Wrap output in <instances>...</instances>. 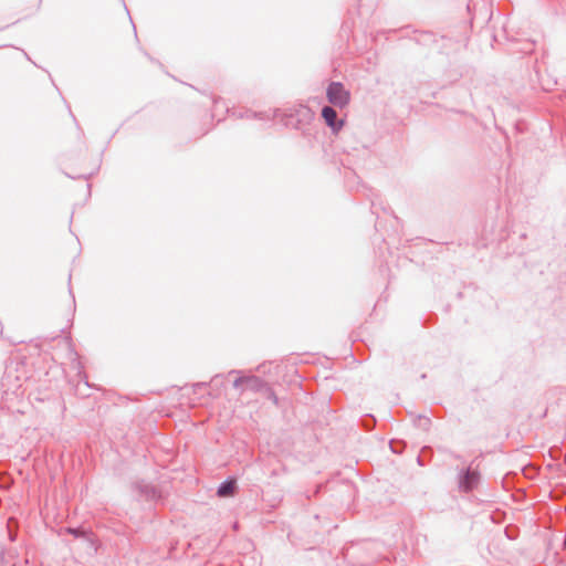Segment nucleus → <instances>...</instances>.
I'll list each match as a JSON object with an SVG mask.
<instances>
[{
  "mask_svg": "<svg viewBox=\"0 0 566 566\" xmlns=\"http://www.w3.org/2000/svg\"><path fill=\"white\" fill-rule=\"evenodd\" d=\"M390 450L396 454H401L406 448V443L402 440H390Z\"/></svg>",
  "mask_w": 566,
  "mask_h": 566,
  "instance_id": "nucleus-12",
  "label": "nucleus"
},
{
  "mask_svg": "<svg viewBox=\"0 0 566 566\" xmlns=\"http://www.w3.org/2000/svg\"><path fill=\"white\" fill-rule=\"evenodd\" d=\"M375 423H376V419H375V417L373 415H366L361 419V426L367 431H370L375 427Z\"/></svg>",
  "mask_w": 566,
  "mask_h": 566,
  "instance_id": "nucleus-13",
  "label": "nucleus"
},
{
  "mask_svg": "<svg viewBox=\"0 0 566 566\" xmlns=\"http://www.w3.org/2000/svg\"><path fill=\"white\" fill-rule=\"evenodd\" d=\"M451 457L455 460L462 461V455L455 452H450Z\"/></svg>",
  "mask_w": 566,
  "mask_h": 566,
  "instance_id": "nucleus-16",
  "label": "nucleus"
},
{
  "mask_svg": "<svg viewBox=\"0 0 566 566\" xmlns=\"http://www.w3.org/2000/svg\"><path fill=\"white\" fill-rule=\"evenodd\" d=\"M413 426L422 429L423 431H428L431 427V419L424 415H417L413 418Z\"/></svg>",
  "mask_w": 566,
  "mask_h": 566,
  "instance_id": "nucleus-8",
  "label": "nucleus"
},
{
  "mask_svg": "<svg viewBox=\"0 0 566 566\" xmlns=\"http://www.w3.org/2000/svg\"><path fill=\"white\" fill-rule=\"evenodd\" d=\"M563 546H564V549L566 551V533H565V538H564Z\"/></svg>",
  "mask_w": 566,
  "mask_h": 566,
  "instance_id": "nucleus-23",
  "label": "nucleus"
},
{
  "mask_svg": "<svg viewBox=\"0 0 566 566\" xmlns=\"http://www.w3.org/2000/svg\"><path fill=\"white\" fill-rule=\"evenodd\" d=\"M423 36H426V38H433V35L431 33H424Z\"/></svg>",
  "mask_w": 566,
  "mask_h": 566,
  "instance_id": "nucleus-21",
  "label": "nucleus"
},
{
  "mask_svg": "<svg viewBox=\"0 0 566 566\" xmlns=\"http://www.w3.org/2000/svg\"><path fill=\"white\" fill-rule=\"evenodd\" d=\"M87 535H88V538L87 537H82L80 539L86 545V549L91 554H95L97 552L96 538H95L93 532L90 531V530H87Z\"/></svg>",
  "mask_w": 566,
  "mask_h": 566,
  "instance_id": "nucleus-9",
  "label": "nucleus"
},
{
  "mask_svg": "<svg viewBox=\"0 0 566 566\" xmlns=\"http://www.w3.org/2000/svg\"><path fill=\"white\" fill-rule=\"evenodd\" d=\"M132 490L138 495L139 499L146 502L156 503L161 499V492L157 489V486L145 480L135 481L132 484Z\"/></svg>",
  "mask_w": 566,
  "mask_h": 566,
  "instance_id": "nucleus-3",
  "label": "nucleus"
},
{
  "mask_svg": "<svg viewBox=\"0 0 566 566\" xmlns=\"http://www.w3.org/2000/svg\"><path fill=\"white\" fill-rule=\"evenodd\" d=\"M314 117L313 112L307 106H301L295 112L289 115V125L293 126L296 129H302L304 124L310 123Z\"/></svg>",
  "mask_w": 566,
  "mask_h": 566,
  "instance_id": "nucleus-4",
  "label": "nucleus"
},
{
  "mask_svg": "<svg viewBox=\"0 0 566 566\" xmlns=\"http://www.w3.org/2000/svg\"><path fill=\"white\" fill-rule=\"evenodd\" d=\"M473 461L465 468L458 469L457 485L461 493H471L481 482V472L473 468Z\"/></svg>",
  "mask_w": 566,
  "mask_h": 566,
  "instance_id": "nucleus-1",
  "label": "nucleus"
},
{
  "mask_svg": "<svg viewBox=\"0 0 566 566\" xmlns=\"http://www.w3.org/2000/svg\"><path fill=\"white\" fill-rule=\"evenodd\" d=\"M321 116L324 119L325 124L332 129L334 134L338 133L345 124V120L338 118L337 112L334 109L333 106L329 105L323 106L321 111Z\"/></svg>",
  "mask_w": 566,
  "mask_h": 566,
  "instance_id": "nucleus-5",
  "label": "nucleus"
},
{
  "mask_svg": "<svg viewBox=\"0 0 566 566\" xmlns=\"http://www.w3.org/2000/svg\"><path fill=\"white\" fill-rule=\"evenodd\" d=\"M264 394L266 395V398L270 399L275 406H279V397L276 396L272 387L268 385V387L264 390Z\"/></svg>",
  "mask_w": 566,
  "mask_h": 566,
  "instance_id": "nucleus-14",
  "label": "nucleus"
},
{
  "mask_svg": "<svg viewBox=\"0 0 566 566\" xmlns=\"http://www.w3.org/2000/svg\"><path fill=\"white\" fill-rule=\"evenodd\" d=\"M242 385L247 386V376H239L233 380V388L240 389Z\"/></svg>",
  "mask_w": 566,
  "mask_h": 566,
  "instance_id": "nucleus-15",
  "label": "nucleus"
},
{
  "mask_svg": "<svg viewBox=\"0 0 566 566\" xmlns=\"http://www.w3.org/2000/svg\"><path fill=\"white\" fill-rule=\"evenodd\" d=\"M65 532L67 534H71L73 535L75 538H82V537H87L88 538V535H87V528H84L82 526H78V527H66L65 528Z\"/></svg>",
  "mask_w": 566,
  "mask_h": 566,
  "instance_id": "nucleus-11",
  "label": "nucleus"
},
{
  "mask_svg": "<svg viewBox=\"0 0 566 566\" xmlns=\"http://www.w3.org/2000/svg\"><path fill=\"white\" fill-rule=\"evenodd\" d=\"M206 386H208V382H197V384L195 385V387H197V388H203V387H206Z\"/></svg>",
  "mask_w": 566,
  "mask_h": 566,
  "instance_id": "nucleus-18",
  "label": "nucleus"
},
{
  "mask_svg": "<svg viewBox=\"0 0 566 566\" xmlns=\"http://www.w3.org/2000/svg\"><path fill=\"white\" fill-rule=\"evenodd\" d=\"M221 377H222V375L218 374V375H216V376H213V377L211 378V381H210V382L214 384V382H216L219 378H221Z\"/></svg>",
  "mask_w": 566,
  "mask_h": 566,
  "instance_id": "nucleus-17",
  "label": "nucleus"
},
{
  "mask_svg": "<svg viewBox=\"0 0 566 566\" xmlns=\"http://www.w3.org/2000/svg\"><path fill=\"white\" fill-rule=\"evenodd\" d=\"M83 380H84V385H85L86 387H88V388H91V387H92V386H91V384L88 382V380H87V378H86V376H85V375L83 376Z\"/></svg>",
  "mask_w": 566,
  "mask_h": 566,
  "instance_id": "nucleus-19",
  "label": "nucleus"
},
{
  "mask_svg": "<svg viewBox=\"0 0 566 566\" xmlns=\"http://www.w3.org/2000/svg\"><path fill=\"white\" fill-rule=\"evenodd\" d=\"M233 374H241V370L232 369L228 373V375H233Z\"/></svg>",
  "mask_w": 566,
  "mask_h": 566,
  "instance_id": "nucleus-20",
  "label": "nucleus"
},
{
  "mask_svg": "<svg viewBox=\"0 0 566 566\" xmlns=\"http://www.w3.org/2000/svg\"><path fill=\"white\" fill-rule=\"evenodd\" d=\"M417 462H418L420 465H422V460H421V458H420V457H418V458H417Z\"/></svg>",
  "mask_w": 566,
  "mask_h": 566,
  "instance_id": "nucleus-22",
  "label": "nucleus"
},
{
  "mask_svg": "<svg viewBox=\"0 0 566 566\" xmlns=\"http://www.w3.org/2000/svg\"><path fill=\"white\" fill-rule=\"evenodd\" d=\"M268 382L262 378L254 375L247 376V389L253 392H264Z\"/></svg>",
  "mask_w": 566,
  "mask_h": 566,
  "instance_id": "nucleus-7",
  "label": "nucleus"
},
{
  "mask_svg": "<svg viewBox=\"0 0 566 566\" xmlns=\"http://www.w3.org/2000/svg\"><path fill=\"white\" fill-rule=\"evenodd\" d=\"M235 489L237 480L234 478L229 476L219 484L217 489V494L221 497H226L232 495Z\"/></svg>",
  "mask_w": 566,
  "mask_h": 566,
  "instance_id": "nucleus-6",
  "label": "nucleus"
},
{
  "mask_svg": "<svg viewBox=\"0 0 566 566\" xmlns=\"http://www.w3.org/2000/svg\"><path fill=\"white\" fill-rule=\"evenodd\" d=\"M240 117H245L248 119H260V120H270L272 117L265 113H258L252 111H247L244 114H240Z\"/></svg>",
  "mask_w": 566,
  "mask_h": 566,
  "instance_id": "nucleus-10",
  "label": "nucleus"
},
{
  "mask_svg": "<svg viewBox=\"0 0 566 566\" xmlns=\"http://www.w3.org/2000/svg\"><path fill=\"white\" fill-rule=\"evenodd\" d=\"M350 92L342 82L332 81L326 87L327 101L334 107L345 108L350 103Z\"/></svg>",
  "mask_w": 566,
  "mask_h": 566,
  "instance_id": "nucleus-2",
  "label": "nucleus"
}]
</instances>
